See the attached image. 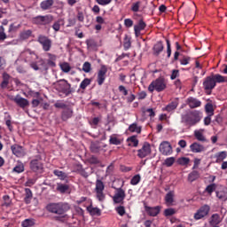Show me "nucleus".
<instances>
[{
    "mask_svg": "<svg viewBox=\"0 0 227 227\" xmlns=\"http://www.w3.org/2000/svg\"><path fill=\"white\" fill-rule=\"evenodd\" d=\"M203 119V113L200 110H190L185 114H181V123H184V127H194L198 125Z\"/></svg>",
    "mask_w": 227,
    "mask_h": 227,
    "instance_id": "nucleus-1",
    "label": "nucleus"
},
{
    "mask_svg": "<svg viewBox=\"0 0 227 227\" xmlns=\"http://www.w3.org/2000/svg\"><path fill=\"white\" fill-rule=\"evenodd\" d=\"M46 210L51 214H57L58 215H63L66 212L70 210V205L68 203L58 202L50 203L46 206Z\"/></svg>",
    "mask_w": 227,
    "mask_h": 227,
    "instance_id": "nucleus-2",
    "label": "nucleus"
},
{
    "mask_svg": "<svg viewBox=\"0 0 227 227\" xmlns=\"http://www.w3.org/2000/svg\"><path fill=\"white\" fill-rule=\"evenodd\" d=\"M164 90H166V81L163 78L156 79L152 82L148 87V90L151 93H153V91H164Z\"/></svg>",
    "mask_w": 227,
    "mask_h": 227,
    "instance_id": "nucleus-3",
    "label": "nucleus"
},
{
    "mask_svg": "<svg viewBox=\"0 0 227 227\" xmlns=\"http://www.w3.org/2000/svg\"><path fill=\"white\" fill-rule=\"evenodd\" d=\"M52 20H54V17L51 14L36 16L32 19L33 24H36V26H47L48 24H51Z\"/></svg>",
    "mask_w": 227,
    "mask_h": 227,
    "instance_id": "nucleus-4",
    "label": "nucleus"
},
{
    "mask_svg": "<svg viewBox=\"0 0 227 227\" xmlns=\"http://www.w3.org/2000/svg\"><path fill=\"white\" fill-rule=\"evenodd\" d=\"M37 42L42 45L43 51L44 52H49L52 48V40H51L47 35H39L37 37Z\"/></svg>",
    "mask_w": 227,
    "mask_h": 227,
    "instance_id": "nucleus-5",
    "label": "nucleus"
},
{
    "mask_svg": "<svg viewBox=\"0 0 227 227\" xmlns=\"http://www.w3.org/2000/svg\"><path fill=\"white\" fill-rule=\"evenodd\" d=\"M57 86L59 91L64 93V95H70V93H72V85L65 79L59 80Z\"/></svg>",
    "mask_w": 227,
    "mask_h": 227,
    "instance_id": "nucleus-6",
    "label": "nucleus"
},
{
    "mask_svg": "<svg viewBox=\"0 0 227 227\" xmlns=\"http://www.w3.org/2000/svg\"><path fill=\"white\" fill-rule=\"evenodd\" d=\"M104 189H106V185H104V182L102 180L98 179L96 181V193H97V198L99 201H104L106 200V195L104 194Z\"/></svg>",
    "mask_w": 227,
    "mask_h": 227,
    "instance_id": "nucleus-7",
    "label": "nucleus"
},
{
    "mask_svg": "<svg viewBox=\"0 0 227 227\" xmlns=\"http://www.w3.org/2000/svg\"><path fill=\"white\" fill-rule=\"evenodd\" d=\"M127 194L125 193V190L123 188H115L114 195L113 196V201L116 204L123 205V200H125Z\"/></svg>",
    "mask_w": 227,
    "mask_h": 227,
    "instance_id": "nucleus-8",
    "label": "nucleus"
},
{
    "mask_svg": "<svg viewBox=\"0 0 227 227\" xmlns=\"http://www.w3.org/2000/svg\"><path fill=\"white\" fill-rule=\"evenodd\" d=\"M10 100H12V102L16 103L19 107L21 109H26V107H29V100L27 98H22L20 95H16L15 97L12 96L10 98Z\"/></svg>",
    "mask_w": 227,
    "mask_h": 227,
    "instance_id": "nucleus-9",
    "label": "nucleus"
},
{
    "mask_svg": "<svg viewBox=\"0 0 227 227\" xmlns=\"http://www.w3.org/2000/svg\"><path fill=\"white\" fill-rule=\"evenodd\" d=\"M209 212H210V207L208 205H204L194 214V219L196 221H200V219H203V217H207Z\"/></svg>",
    "mask_w": 227,
    "mask_h": 227,
    "instance_id": "nucleus-10",
    "label": "nucleus"
},
{
    "mask_svg": "<svg viewBox=\"0 0 227 227\" xmlns=\"http://www.w3.org/2000/svg\"><path fill=\"white\" fill-rule=\"evenodd\" d=\"M150 153H152V147L145 142L142 148L137 151V157H139V159H145V157H148Z\"/></svg>",
    "mask_w": 227,
    "mask_h": 227,
    "instance_id": "nucleus-11",
    "label": "nucleus"
},
{
    "mask_svg": "<svg viewBox=\"0 0 227 227\" xmlns=\"http://www.w3.org/2000/svg\"><path fill=\"white\" fill-rule=\"evenodd\" d=\"M159 150L162 155H171V153H173V148L171 147V144H169V142H162L160 145Z\"/></svg>",
    "mask_w": 227,
    "mask_h": 227,
    "instance_id": "nucleus-12",
    "label": "nucleus"
},
{
    "mask_svg": "<svg viewBox=\"0 0 227 227\" xmlns=\"http://www.w3.org/2000/svg\"><path fill=\"white\" fill-rule=\"evenodd\" d=\"M11 150L16 157L22 158L26 155V150H24V147L15 144L11 146Z\"/></svg>",
    "mask_w": 227,
    "mask_h": 227,
    "instance_id": "nucleus-13",
    "label": "nucleus"
},
{
    "mask_svg": "<svg viewBox=\"0 0 227 227\" xmlns=\"http://www.w3.org/2000/svg\"><path fill=\"white\" fill-rule=\"evenodd\" d=\"M204 90L206 91H212L214 88H215V81L214 80L213 76H207L205 81L203 82Z\"/></svg>",
    "mask_w": 227,
    "mask_h": 227,
    "instance_id": "nucleus-14",
    "label": "nucleus"
},
{
    "mask_svg": "<svg viewBox=\"0 0 227 227\" xmlns=\"http://www.w3.org/2000/svg\"><path fill=\"white\" fill-rule=\"evenodd\" d=\"M107 74V67L106 66H102L100 70L98 73V84L102 86L104 84V81H106V74Z\"/></svg>",
    "mask_w": 227,
    "mask_h": 227,
    "instance_id": "nucleus-15",
    "label": "nucleus"
},
{
    "mask_svg": "<svg viewBox=\"0 0 227 227\" xmlns=\"http://www.w3.org/2000/svg\"><path fill=\"white\" fill-rule=\"evenodd\" d=\"M186 104L189 106L190 109H196V107H201V101L200 99L190 97L186 99Z\"/></svg>",
    "mask_w": 227,
    "mask_h": 227,
    "instance_id": "nucleus-16",
    "label": "nucleus"
},
{
    "mask_svg": "<svg viewBox=\"0 0 227 227\" xmlns=\"http://www.w3.org/2000/svg\"><path fill=\"white\" fill-rule=\"evenodd\" d=\"M30 169L35 172L42 171V169H43V165L40 160L35 159L30 161Z\"/></svg>",
    "mask_w": 227,
    "mask_h": 227,
    "instance_id": "nucleus-17",
    "label": "nucleus"
},
{
    "mask_svg": "<svg viewBox=\"0 0 227 227\" xmlns=\"http://www.w3.org/2000/svg\"><path fill=\"white\" fill-rule=\"evenodd\" d=\"M145 27H146V23H145L143 20H140L138 24L134 26L135 36H137V38L141 35V32Z\"/></svg>",
    "mask_w": 227,
    "mask_h": 227,
    "instance_id": "nucleus-18",
    "label": "nucleus"
},
{
    "mask_svg": "<svg viewBox=\"0 0 227 227\" xmlns=\"http://www.w3.org/2000/svg\"><path fill=\"white\" fill-rule=\"evenodd\" d=\"M52 6H54V0H43L40 4V8L43 10V12L51 10Z\"/></svg>",
    "mask_w": 227,
    "mask_h": 227,
    "instance_id": "nucleus-19",
    "label": "nucleus"
},
{
    "mask_svg": "<svg viewBox=\"0 0 227 227\" xmlns=\"http://www.w3.org/2000/svg\"><path fill=\"white\" fill-rule=\"evenodd\" d=\"M145 212L149 214L152 217H155V215H159L160 212V207L156 206L153 207H145Z\"/></svg>",
    "mask_w": 227,
    "mask_h": 227,
    "instance_id": "nucleus-20",
    "label": "nucleus"
},
{
    "mask_svg": "<svg viewBox=\"0 0 227 227\" xmlns=\"http://www.w3.org/2000/svg\"><path fill=\"white\" fill-rule=\"evenodd\" d=\"M190 150H192L193 153H201V152H205V146L198 143H193L190 145Z\"/></svg>",
    "mask_w": 227,
    "mask_h": 227,
    "instance_id": "nucleus-21",
    "label": "nucleus"
},
{
    "mask_svg": "<svg viewBox=\"0 0 227 227\" xmlns=\"http://www.w3.org/2000/svg\"><path fill=\"white\" fill-rule=\"evenodd\" d=\"M173 201H175V192L170 191L165 196V203L169 207L173 205Z\"/></svg>",
    "mask_w": 227,
    "mask_h": 227,
    "instance_id": "nucleus-22",
    "label": "nucleus"
},
{
    "mask_svg": "<svg viewBox=\"0 0 227 227\" xmlns=\"http://www.w3.org/2000/svg\"><path fill=\"white\" fill-rule=\"evenodd\" d=\"M21 56H23V58H25V61H31V59H29V57L33 58H36V54L35 53V51H31L30 49H27L25 50L22 53Z\"/></svg>",
    "mask_w": 227,
    "mask_h": 227,
    "instance_id": "nucleus-23",
    "label": "nucleus"
},
{
    "mask_svg": "<svg viewBox=\"0 0 227 227\" xmlns=\"http://www.w3.org/2000/svg\"><path fill=\"white\" fill-rule=\"evenodd\" d=\"M178 107V99H176L172 101L170 104H168L165 108L164 111H167L168 113H171V111H175Z\"/></svg>",
    "mask_w": 227,
    "mask_h": 227,
    "instance_id": "nucleus-24",
    "label": "nucleus"
},
{
    "mask_svg": "<svg viewBox=\"0 0 227 227\" xmlns=\"http://www.w3.org/2000/svg\"><path fill=\"white\" fill-rule=\"evenodd\" d=\"M56 189L61 194H65V192H67V191H68V189H70V186L68 184L58 183Z\"/></svg>",
    "mask_w": 227,
    "mask_h": 227,
    "instance_id": "nucleus-25",
    "label": "nucleus"
},
{
    "mask_svg": "<svg viewBox=\"0 0 227 227\" xmlns=\"http://www.w3.org/2000/svg\"><path fill=\"white\" fill-rule=\"evenodd\" d=\"M153 51L156 56H159L162 51H164V44L162 42H158L153 46Z\"/></svg>",
    "mask_w": 227,
    "mask_h": 227,
    "instance_id": "nucleus-26",
    "label": "nucleus"
},
{
    "mask_svg": "<svg viewBox=\"0 0 227 227\" xmlns=\"http://www.w3.org/2000/svg\"><path fill=\"white\" fill-rule=\"evenodd\" d=\"M72 114H74V111L72 110V108H67L62 113V120L64 121H67L68 118H72Z\"/></svg>",
    "mask_w": 227,
    "mask_h": 227,
    "instance_id": "nucleus-27",
    "label": "nucleus"
},
{
    "mask_svg": "<svg viewBox=\"0 0 227 227\" xmlns=\"http://www.w3.org/2000/svg\"><path fill=\"white\" fill-rule=\"evenodd\" d=\"M102 150V146L98 142H94L90 144V151L92 153H98Z\"/></svg>",
    "mask_w": 227,
    "mask_h": 227,
    "instance_id": "nucleus-28",
    "label": "nucleus"
},
{
    "mask_svg": "<svg viewBox=\"0 0 227 227\" xmlns=\"http://www.w3.org/2000/svg\"><path fill=\"white\" fill-rule=\"evenodd\" d=\"M25 203H27V205H29V203H31V200L33 198V192H31V189L29 188H26L25 189Z\"/></svg>",
    "mask_w": 227,
    "mask_h": 227,
    "instance_id": "nucleus-29",
    "label": "nucleus"
},
{
    "mask_svg": "<svg viewBox=\"0 0 227 227\" xmlns=\"http://www.w3.org/2000/svg\"><path fill=\"white\" fill-rule=\"evenodd\" d=\"M213 80L215 81V84L216 82L221 83V82H227V77H224L219 74H213Z\"/></svg>",
    "mask_w": 227,
    "mask_h": 227,
    "instance_id": "nucleus-30",
    "label": "nucleus"
},
{
    "mask_svg": "<svg viewBox=\"0 0 227 227\" xmlns=\"http://www.w3.org/2000/svg\"><path fill=\"white\" fill-rule=\"evenodd\" d=\"M222 221L223 219L219 214H213L211 215L210 224H219Z\"/></svg>",
    "mask_w": 227,
    "mask_h": 227,
    "instance_id": "nucleus-31",
    "label": "nucleus"
},
{
    "mask_svg": "<svg viewBox=\"0 0 227 227\" xmlns=\"http://www.w3.org/2000/svg\"><path fill=\"white\" fill-rule=\"evenodd\" d=\"M204 130L199 129L194 131V137L198 141H207V138H205V136L203 135Z\"/></svg>",
    "mask_w": 227,
    "mask_h": 227,
    "instance_id": "nucleus-32",
    "label": "nucleus"
},
{
    "mask_svg": "<svg viewBox=\"0 0 227 227\" xmlns=\"http://www.w3.org/2000/svg\"><path fill=\"white\" fill-rule=\"evenodd\" d=\"M53 175H55V176H58V178H59V180H65L68 176V175H67V173H65L59 169H55L53 171Z\"/></svg>",
    "mask_w": 227,
    "mask_h": 227,
    "instance_id": "nucleus-33",
    "label": "nucleus"
},
{
    "mask_svg": "<svg viewBox=\"0 0 227 227\" xmlns=\"http://www.w3.org/2000/svg\"><path fill=\"white\" fill-rule=\"evenodd\" d=\"M64 21L62 19L58 20L57 21H55L52 25V29H54V31L56 33H58V31H59V29H61V26H63Z\"/></svg>",
    "mask_w": 227,
    "mask_h": 227,
    "instance_id": "nucleus-34",
    "label": "nucleus"
},
{
    "mask_svg": "<svg viewBox=\"0 0 227 227\" xmlns=\"http://www.w3.org/2000/svg\"><path fill=\"white\" fill-rule=\"evenodd\" d=\"M200 178V172L193 170L192 173L188 176V181L189 182H194L195 180H198Z\"/></svg>",
    "mask_w": 227,
    "mask_h": 227,
    "instance_id": "nucleus-35",
    "label": "nucleus"
},
{
    "mask_svg": "<svg viewBox=\"0 0 227 227\" xmlns=\"http://www.w3.org/2000/svg\"><path fill=\"white\" fill-rule=\"evenodd\" d=\"M129 132H136L137 134H141V126H137V123H133L129 127Z\"/></svg>",
    "mask_w": 227,
    "mask_h": 227,
    "instance_id": "nucleus-36",
    "label": "nucleus"
},
{
    "mask_svg": "<svg viewBox=\"0 0 227 227\" xmlns=\"http://www.w3.org/2000/svg\"><path fill=\"white\" fill-rule=\"evenodd\" d=\"M21 226H22V227H31V226H35V219H33V218L25 219V220L21 223Z\"/></svg>",
    "mask_w": 227,
    "mask_h": 227,
    "instance_id": "nucleus-37",
    "label": "nucleus"
},
{
    "mask_svg": "<svg viewBox=\"0 0 227 227\" xmlns=\"http://www.w3.org/2000/svg\"><path fill=\"white\" fill-rule=\"evenodd\" d=\"M87 210L91 215H100L101 214V211L98 207H93L90 206L87 207Z\"/></svg>",
    "mask_w": 227,
    "mask_h": 227,
    "instance_id": "nucleus-38",
    "label": "nucleus"
},
{
    "mask_svg": "<svg viewBox=\"0 0 227 227\" xmlns=\"http://www.w3.org/2000/svg\"><path fill=\"white\" fill-rule=\"evenodd\" d=\"M227 157V153L223 151L215 154L216 162H223V160Z\"/></svg>",
    "mask_w": 227,
    "mask_h": 227,
    "instance_id": "nucleus-39",
    "label": "nucleus"
},
{
    "mask_svg": "<svg viewBox=\"0 0 227 227\" xmlns=\"http://www.w3.org/2000/svg\"><path fill=\"white\" fill-rule=\"evenodd\" d=\"M14 173H24V164L22 162H19L14 168H13Z\"/></svg>",
    "mask_w": 227,
    "mask_h": 227,
    "instance_id": "nucleus-40",
    "label": "nucleus"
},
{
    "mask_svg": "<svg viewBox=\"0 0 227 227\" xmlns=\"http://www.w3.org/2000/svg\"><path fill=\"white\" fill-rule=\"evenodd\" d=\"M32 33L33 32L31 30H24L23 32H21L20 34V39L27 40V38H29V36H31Z\"/></svg>",
    "mask_w": 227,
    "mask_h": 227,
    "instance_id": "nucleus-41",
    "label": "nucleus"
},
{
    "mask_svg": "<svg viewBox=\"0 0 227 227\" xmlns=\"http://www.w3.org/2000/svg\"><path fill=\"white\" fill-rule=\"evenodd\" d=\"M189 162H191V160L186 157H181L177 160V164H179L180 166H187Z\"/></svg>",
    "mask_w": 227,
    "mask_h": 227,
    "instance_id": "nucleus-42",
    "label": "nucleus"
},
{
    "mask_svg": "<svg viewBox=\"0 0 227 227\" xmlns=\"http://www.w3.org/2000/svg\"><path fill=\"white\" fill-rule=\"evenodd\" d=\"M60 68H61L62 72H64L65 74H68V72H70V70H72V67H70V64H68L67 62L60 64Z\"/></svg>",
    "mask_w": 227,
    "mask_h": 227,
    "instance_id": "nucleus-43",
    "label": "nucleus"
},
{
    "mask_svg": "<svg viewBox=\"0 0 227 227\" xmlns=\"http://www.w3.org/2000/svg\"><path fill=\"white\" fill-rule=\"evenodd\" d=\"M91 84V80L85 78L80 84L81 90H86Z\"/></svg>",
    "mask_w": 227,
    "mask_h": 227,
    "instance_id": "nucleus-44",
    "label": "nucleus"
},
{
    "mask_svg": "<svg viewBox=\"0 0 227 227\" xmlns=\"http://www.w3.org/2000/svg\"><path fill=\"white\" fill-rule=\"evenodd\" d=\"M205 110H206V113L209 114V116L214 115V106H212V104L207 103L205 106Z\"/></svg>",
    "mask_w": 227,
    "mask_h": 227,
    "instance_id": "nucleus-45",
    "label": "nucleus"
},
{
    "mask_svg": "<svg viewBox=\"0 0 227 227\" xmlns=\"http://www.w3.org/2000/svg\"><path fill=\"white\" fill-rule=\"evenodd\" d=\"M173 164H175V157L167 158L164 161V165L167 166V168H171Z\"/></svg>",
    "mask_w": 227,
    "mask_h": 227,
    "instance_id": "nucleus-46",
    "label": "nucleus"
},
{
    "mask_svg": "<svg viewBox=\"0 0 227 227\" xmlns=\"http://www.w3.org/2000/svg\"><path fill=\"white\" fill-rule=\"evenodd\" d=\"M139 182H141V176H139V175L134 176L130 180L131 185H137V184H139Z\"/></svg>",
    "mask_w": 227,
    "mask_h": 227,
    "instance_id": "nucleus-47",
    "label": "nucleus"
},
{
    "mask_svg": "<svg viewBox=\"0 0 227 227\" xmlns=\"http://www.w3.org/2000/svg\"><path fill=\"white\" fill-rule=\"evenodd\" d=\"M78 173L83 176V178H88V176H90V175L88 174V172H86V170H84V168H82V165H79L78 166Z\"/></svg>",
    "mask_w": 227,
    "mask_h": 227,
    "instance_id": "nucleus-48",
    "label": "nucleus"
},
{
    "mask_svg": "<svg viewBox=\"0 0 227 227\" xmlns=\"http://www.w3.org/2000/svg\"><path fill=\"white\" fill-rule=\"evenodd\" d=\"M216 197L219 200H222V201H226L227 200V194L226 192L221 191V192H216Z\"/></svg>",
    "mask_w": 227,
    "mask_h": 227,
    "instance_id": "nucleus-49",
    "label": "nucleus"
},
{
    "mask_svg": "<svg viewBox=\"0 0 227 227\" xmlns=\"http://www.w3.org/2000/svg\"><path fill=\"white\" fill-rule=\"evenodd\" d=\"M217 189V185L215 184H211L206 187V192H208V194H212L214 191Z\"/></svg>",
    "mask_w": 227,
    "mask_h": 227,
    "instance_id": "nucleus-50",
    "label": "nucleus"
},
{
    "mask_svg": "<svg viewBox=\"0 0 227 227\" xmlns=\"http://www.w3.org/2000/svg\"><path fill=\"white\" fill-rule=\"evenodd\" d=\"M82 71L85 72V74H90V72H91V64L85 62L82 66Z\"/></svg>",
    "mask_w": 227,
    "mask_h": 227,
    "instance_id": "nucleus-51",
    "label": "nucleus"
},
{
    "mask_svg": "<svg viewBox=\"0 0 227 227\" xmlns=\"http://www.w3.org/2000/svg\"><path fill=\"white\" fill-rule=\"evenodd\" d=\"M190 62H191V58L187 56H184L182 59H179L180 65H183V66L189 65Z\"/></svg>",
    "mask_w": 227,
    "mask_h": 227,
    "instance_id": "nucleus-52",
    "label": "nucleus"
},
{
    "mask_svg": "<svg viewBox=\"0 0 227 227\" xmlns=\"http://www.w3.org/2000/svg\"><path fill=\"white\" fill-rule=\"evenodd\" d=\"M6 38H7V35H6V33H4V27L0 26V42H4Z\"/></svg>",
    "mask_w": 227,
    "mask_h": 227,
    "instance_id": "nucleus-53",
    "label": "nucleus"
},
{
    "mask_svg": "<svg viewBox=\"0 0 227 227\" xmlns=\"http://www.w3.org/2000/svg\"><path fill=\"white\" fill-rule=\"evenodd\" d=\"M175 214H176V210H175V208H167L164 211V215H166V217H169V215H175Z\"/></svg>",
    "mask_w": 227,
    "mask_h": 227,
    "instance_id": "nucleus-54",
    "label": "nucleus"
},
{
    "mask_svg": "<svg viewBox=\"0 0 227 227\" xmlns=\"http://www.w3.org/2000/svg\"><path fill=\"white\" fill-rule=\"evenodd\" d=\"M128 141H129V143H131V146H137V145H139V140H137V137H131L129 138H128Z\"/></svg>",
    "mask_w": 227,
    "mask_h": 227,
    "instance_id": "nucleus-55",
    "label": "nucleus"
},
{
    "mask_svg": "<svg viewBox=\"0 0 227 227\" xmlns=\"http://www.w3.org/2000/svg\"><path fill=\"white\" fill-rule=\"evenodd\" d=\"M110 145H121V141H120V139L116 137H110Z\"/></svg>",
    "mask_w": 227,
    "mask_h": 227,
    "instance_id": "nucleus-56",
    "label": "nucleus"
},
{
    "mask_svg": "<svg viewBox=\"0 0 227 227\" xmlns=\"http://www.w3.org/2000/svg\"><path fill=\"white\" fill-rule=\"evenodd\" d=\"M139 6H141V2H136L132 4L131 10L135 12V13H137L139 12Z\"/></svg>",
    "mask_w": 227,
    "mask_h": 227,
    "instance_id": "nucleus-57",
    "label": "nucleus"
},
{
    "mask_svg": "<svg viewBox=\"0 0 227 227\" xmlns=\"http://www.w3.org/2000/svg\"><path fill=\"white\" fill-rule=\"evenodd\" d=\"M113 0H96V3L101 6H107V4H111Z\"/></svg>",
    "mask_w": 227,
    "mask_h": 227,
    "instance_id": "nucleus-58",
    "label": "nucleus"
},
{
    "mask_svg": "<svg viewBox=\"0 0 227 227\" xmlns=\"http://www.w3.org/2000/svg\"><path fill=\"white\" fill-rule=\"evenodd\" d=\"M54 106L57 108V109H65V107H67V105L61 101H57L55 104H54Z\"/></svg>",
    "mask_w": 227,
    "mask_h": 227,
    "instance_id": "nucleus-59",
    "label": "nucleus"
},
{
    "mask_svg": "<svg viewBox=\"0 0 227 227\" xmlns=\"http://www.w3.org/2000/svg\"><path fill=\"white\" fill-rule=\"evenodd\" d=\"M115 210L119 215H125V207L120 206L116 207Z\"/></svg>",
    "mask_w": 227,
    "mask_h": 227,
    "instance_id": "nucleus-60",
    "label": "nucleus"
},
{
    "mask_svg": "<svg viewBox=\"0 0 227 227\" xmlns=\"http://www.w3.org/2000/svg\"><path fill=\"white\" fill-rule=\"evenodd\" d=\"M90 164H100V160L96 156H92L89 159Z\"/></svg>",
    "mask_w": 227,
    "mask_h": 227,
    "instance_id": "nucleus-61",
    "label": "nucleus"
},
{
    "mask_svg": "<svg viewBox=\"0 0 227 227\" xmlns=\"http://www.w3.org/2000/svg\"><path fill=\"white\" fill-rule=\"evenodd\" d=\"M119 91L120 93H122L124 97H127V95H129V90H127V89L123 85L119 86Z\"/></svg>",
    "mask_w": 227,
    "mask_h": 227,
    "instance_id": "nucleus-62",
    "label": "nucleus"
},
{
    "mask_svg": "<svg viewBox=\"0 0 227 227\" xmlns=\"http://www.w3.org/2000/svg\"><path fill=\"white\" fill-rule=\"evenodd\" d=\"M124 26H126V27H132V26H134V21L130 19H126L124 20Z\"/></svg>",
    "mask_w": 227,
    "mask_h": 227,
    "instance_id": "nucleus-63",
    "label": "nucleus"
},
{
    "mask_svg": "<svg viewBox=\"0 0 227 227\" xmlns=\"http://www.w3.org/2000/svg\"><path fill=\"white\" fill-rule=\"evenodd\" d=\"M167 54H168V58H171V43H169V41L167 39Z\"/></svg>",
    "mask_w": 227,
    "mask_h": 227,
    "instance_id": "nucleus-64",
    "label": "nucleus"
}]
</instances>
